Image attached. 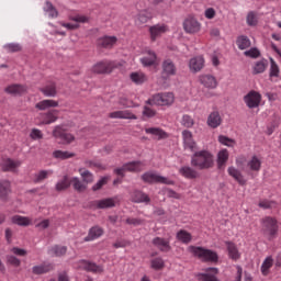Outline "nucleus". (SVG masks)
<instances>
[{
	"instance_id": "nucleus-1",
	"label": "nucleus",
	"mask_w": 281,
	"mask_h": 281,
	"mask_svg": "<svg viewBox=\"0 0 281 281\" xmlns=\"http://www.w3.org/2000/svg\"><path fill=\"white\" fill-rule=\"evenodd\" d=\"M191 166L198 170L214 168V155L209 150L195 151L191 157Z\"/></svg>"
},
{
	"instance_id": "nucleus-2",
	"label": "nucleus",
	"mask_w": 281,
	"mask_h": 281,
	"mask_svg": "<svg viewBox=\"0 0 281 281\" xmlns=\"http://www.w3.org/2000/svg\"><path fill=\"white\" fill-rule=\"evenodd\" d=\"M188 251L202 262H218V254L212 249L201 246H189Z\"/></svg>"
},
{
	"instance_id": "nucleus-3",
	"label": "nucleus",
	"mask_w": 281,
	"mask_h": 281,
	"mask_svg": "<svg viewBox=\"0 0 281 281\" xmlns=\"http://www.w3.org/2000/svg\"><path fill=\"white\" fill-rule=\"evenodd\" d=\"M175 103V94L172 92H162L154 94L146 104H151L156 106H170Z\"/></svg>"
},
{
	"instance_id": "nucleus-4",
	"label": "nucleus",
	"mask_w": 281,
	"mask_h": 281,
	"mask_svg": "<svg viewBox=\"0 0 281 281\" xmlns=\"http://www.w3.org/2000/svg\"><path fill=\"white\" fill-rule=\"evenodd\" d=\"M142 181L144 183H149L150 186L153 183H162L165 186H175V181L170 180L164 176H159L158 173L154 171H146L140 176Z\"/></svg>"
},
{
	"instance_id": "nucleus-5",
	"label": "nucleus",
	"mask_w": 281,
	"mask_h": 281,
	"mask_svg": "<svg viewBox=\"0 0 281 281\" xmlns=\"http://www.w3.org/2000/svg\"><path fill=\"white\" fill-rule=\"evenodd\" d=\"M172 76H177V64L172 59L167 58L161 63V77L168 80Z\"/></svg>"
},
{
	"instance_id": "nucleus-6",
	"label": "nucleus",
	"mask_w": 281,
	"mask_h": 281,
	"mask_svg": "<svg viewBox=\"0 0 281 281\" xmlns=\"http://www.w3.org/2000/svg\"><path fill=\"white\" fill-rule=\"evenodd\" d=\"M244 102L248 109H258L260 102H262V94L256 90H251L244 97Z\"/></svg>"
},
{
	"instance_id": "nucleus-7",
	"label": "nucleus",
	"mask_w": 281,
	"mask_h": 281,
	"mask_svg": "<svg viewBox=\"0 0 281 281\" xmlns=\"http://www.w3.org/2000/svg\"><path fill=\"white\" fill-rule=\"evenodd\" d=\"M113 69H117V63L109 60L99 61L92 67L94 74H111Z\"/></svg>"
},
{
	"instance_id": "nucleus-8",
	"label": "nucleus",
	"mask_w": 281,
	"mask_h": 281,
	"mask_svg": "<svg viewBox=\"0 0 281 281\" xmlns=\"http://www.w3.org/2000/svg\"><path fill=\"white\" fill-rule=\"evenodd\" d=\"M53 135H54V137H56V139H58V142L60 144H71V142H74V139H76V137H74V135L65 132V130H63V127L60 125L55 126V128L53 131Z\"/></svg>"
},
{
	"instance_id": "nucleus-9",
	"label": "nucleus",
	"mask_w": 281,
	"mask_h": 281,
	"mask_svg": "<svg viewBox=\"0 0 281 281\" xmlns=\"http://www.w3.org/2000/svg\"><path fill=\"white\" fill-rule=\"evenodd\" d=\"M262 225H263V232L266 234H269L270 238H273L276 234H278V220L273 217H265L262 220Z\"/></svg>"
},
{
	"instance_id": "nucleus-10",
	"label": "nucleus",
	"mask_w": 281,
	"mask_h": 281,
	"mask_svg": "<svg viewBox=\"0 0 281 281\" xmlns=\"http://www.w3.org/2000/svg\"><path fill=\"white\" fill-rule=\"evenodd\" d=\"M183 30L187 34H196L201 32V24L198 19L189 16L183 22Z\"/></svg>"
},
{
	"instance_id": "nucleus-11",
	"label": "nucleus",
	"mask_w": 281,
	"mask_h": 281,
	"mask_svg": "<svg viewBox=\"0 0 281 281\" xmlns=\"http://www.w3.org/2000/svg\"><path fill=\"white\" fill-rule=\"evenodd\" d=\"M79 269H83V271H88L89 273H103L104 268L102 266H98L95 262H91L89 260L81 259L78 261Z\"/></svg>"
},
{
	"instance_id": "nucleus-12",
	"label": "nucleus",
	"mask_w": 281,
	"mask_h": 281,
	"mask_svg": "<svg viewBox=\"0 0 281 281\" xmlns=\"http://www.w3.org/2000/svg\"><path fill=\"white\" fill-rule=\"evenodd\" d=\"M21 160H14L12 158H4L1 162V168L3 172H18L21 168Z\"/></svg>"
},
{
	"instance_id": "nucleus-13",
	"label": "nucleus",
	"mask_w": 281,
	"mask_h": 281,
	"mask_svg": "<svg viewBox=\"0 0 281 281\" xmlns=\"http://www.w3.org/2000/svg\"><path fill=\"white\" fill-rule=\"evenodd\" d=\"M182 142H183V148L186 150H191V153H194L196 148V142H194L192 132H190L189 130L182 131Z\"/></svg>"
},
{
	"instance_id": "nucleus-14",
	"label": "nucleus",
	"mask_w": 281,
	"mask_h": 281,
	"mask_svg": "<svg viewBox=\"0 0 281 281\" xmlns=\"http://www.w3.org/2000/svg\"><path fill=\"white\" fill-rule=\"evenodd\" d=\"M205 67V58L196 56L189 60V69L191 74H199Z\"/></svg>"
},
{
	"instance_id": "nucleus-15",
	"label": "nucleus",
	"mask_w": 281,
	"mask_h": 281,
	"mask_svg": "<svg viewBox=\"0 0 281 281\" xmlns=\"http://www.w3.org/2000/svg\"><path fill=\"white\" fill-rule=\"evenodd\" d=\"M151 245L165 254H168V251L172 249V247H170V239H166L164 237H155L151 240Z\"/></svg>"
},
{
	"instance_id": "nucleus-16",
	"label": "nucleus",
	"mask_w": 281,
	"mask_h": 281,
	"mask_svg": "<svg viewBox=\"0 0 281 281\" xmlns=\"http://www.w3.org/2000/svg\"><path fill=\"white\" fill-rule=\"evenodd\" d=\"M111 120H137V115L128 110L114 111L109 114Z\"/></svg>"
},
{
	"instance_id": "nucleus-17",
	"label": "nucleus",
	"mask_w": 281,
	"mask_h": 281,
	"mask_svg": "<svg viewBox=\"0 0 281 281\" xmlns=\"http://www.w3.org/2000/svg\"><path fill=\"white\" fill-rule=\"evenodd\" d=\"M168 32V26L166 24H156L149 27V34L151 41H157L159 36Z\"/></svg>"
},
{
	"instance_id": "nucleus-18",
	"label": "nucleus",
	"mask_w": 281,
	"mask_h": 281,
	"mask_svg": "<svg viewBox=\"0 0 281 281\" xmlns=\"http://www.w3.org/2000/svg\"><path fill=\"white\" fill-rule=\"evenodd\" d=\"M199 81L206 89H216V87H218V81L216 80V77H214L212 75H201L199 77Z\"/></svg>"
},
{
	"instance_id": "nucleus-19",
	"label": "nucleus",
	"mask_w": 281,
	"mask_h": 281,
	"mask_svg": "<svg viewBox=\"0 0 281 281\" xmlns=\"http://www.w3.org/2000/svg\"><path fill=\"white\" fill-rule=\"evenodd\" d=\"M206 124L210 128H218L223 124V119L218 111L211 112L207 116Z\"/></svg>"
},
{
	"instance_id": "nucleus-20",
	"label": "nucleus",
	"mask_w": 281,
	"mask_h": 281,
	"mask_svg": "<svg viewBox=\"0 0 281 281\" xmlns=\"http://www.w3.org/2000/svg\"><path fill=\"white\" fill-rule=\"evenodd\" d=\"M115 198H106L103 200L93 201L92 205H94L97 210H106L109 207H115Z\"/></svg>"
},
{
	"instance_id": "nucleus-21",
	"label": "nucleus",
	"mask_w": 281,
	"mask_h": 281,
	"mask_svg": "<svg viewBox=\"0 0 281 281\" xmlns=\"http://www.w3.org/2000/svg\"><path fill=\"white\" fill-rule=\"evenodd\" d=\"M146 135H153L154 139L158 142L161 139H168V133L159 127H147L145 128Z\"/></svg>"
},
{
	"instance_id": "nucleus-22",
	"label": "nucleus",
	"mask_w": 281,
	"mask_h": 281,
	"mask_svg": "<svg viewBox=\"0 0 281 281\" xmlns=\"http://www.w3.org/2000/svg\"><path fill=\"white\" fill-rule=\"evenodd\" d=\"M143 67H154L157 65V53L153 50H147L145 56L140 58Z\"/></svg>"
},
{
	"instance_id": "nucleus-23",
	"label": "nucleus",
	"mask_w": 281,
	"mask_h": 281,
	"mask_svg": "<svg viewBox=\"0 0 281 281\" xmlns=\"http://www.w3.org/2000/svg\"><path fill=\"white\" fill-rule=\"evenodd\" d=\"M12 193V183L9 180H0V199L8 201V196Z\"/></svg>"
},
{
	"instance_id": "nucleus-24",
	"label": "nucleus",
	"mask_w": 281,
	"mask_h": 281,
	"mask_svg": "<svg viewBox=\"0 0 281 281\" xmlns=\"http://www.w3.org/2000/svg\"><path fill=\"white\" fill-rule=\"evenodd\" d=\"M5 93L9 95H23V93H27V86L14 83L4 89Z\"/></svg>"
},
{
	"instance_id": "nucleus-25",
	"label": "nucleus",
	"mask_w": 281,
	"mask_h": 281,
	"mask_svg": "<svg viewBox=\"0 0 281 281\" xmlns=\"http://www.w3.org/2000/svg\"><path fill=\"white\" fill-rule=\"evenodd\" d=\"M179 175L183 177L184 179H199L201 175L196 169L190 167V166H183L179 169Z\"/></svg>"
},
{
	"instance_id": "nucleus-26",
	"label": "nucleus",
	"mask_w": 281,
	"mask_h": 281,
	"mask_svg": "<svg viewBox=\"0 0 281 281\" xmlns=\"http://www.w3.org/2000/svg\"><path fill=\"white\" fill-rule=\"evenodd\" d=\"M115 43H117L116 36H103L98 40L97 45L103 49H111Z\"/></svg>"
},
{
	"instance_id": "nucleus-27",
	"label": "nucleus",
	"mask_w": 281,
	"mask_h": 281,
	"mask_svg": "<svg viewBox=\"0 0 281 281\" xmlns=\"http://www.w3.org/2000/svg\"><path fill=\"white\" fill-rule=\"evenodd\" d=\"M205 271L211 272V273H199L198 280H200V281H220L218 278H216V276L218 273V268H206Z\"/></svg>"
},
{
	"instance_id": "nucleus-28",
	"label": "nucleus",
	"mask_w": 281,
	"mask_h": 281,
	"mask_svg": "<svg viewBox=\"0 0 281 281\" xmlns=\"http://www.w3.org/2000/svg\"><path fill=\"white\" fill-rule=\"evenodd\" d=\"M103 234L104 229L102 227L92 226L88 232V236L85 237V243H91V240L100 238Z\"/></svg>"
},
{
	"instance_id": "nucleus-29",
	"label": "nucleus",
	"mask_w": 281,
	"mask_h": 281,
	"mask_svg": "<svg viewBox=\"0 0 281 281\" xmlns=\"http://www.w3.org/2000/svg\"><path fill=\"white\" fill-rule=\"evenodd\" d=\"M58 106V101L52 99H45L35 104V109L38 111H47V109H56Z\"/></svg>"
},
{
	"instance_id": "nucleus-30",
	"label": "nucleus",
	"mask_w": 281,
	"mask_h": 281,
	"mask_svg": "<svg viewBox=\"0 0 281 281\" xmlns=\"http://www.w3.org/2000/svg\"><path fill=\"white\" fill-rule=\"evenodd\" d=\"M227 172L229 177H232L233 179H235V181H237V183H239V186H246L247 180H245V177L243 176L240 170L236 169V167H228Z\"/></svg>"
},
{
	"instance_id": "nucleus-31",
	"label": "nucleus",
	"mask_w": 281,
	"mask_h": 281,
	"mask_svg": "<svg viewBox=\"0 0 281 281\" xmlns=\"http://www.w3.org/2000/svg\"><path fill=\"white\" fill-rule=\"evenodd\" d=\"M42 124H54L58 120V110H50L41 114Z\"/></svg>"
},
{
	"instance_id": "nucleus-32",
	"label": "nucleus",
	"mask_w": 281,
	"mask_h": 281,
	"mask_svg": "<svg viewBox=\"0 0 281 281\" xmlns=\"http://www.w3.org/2000/svg\"><path fill=\"white\" fill-rule=\"evenodd\" d=\"M40 91L43 93V95H45V98H56V95H58V90L56 89V83L54 82L40 88Z\"/></svg>"
},
{
	"instance_id": "nucleus-33",
	"label": "nucleus",
	"mask_w": 281,
	"mask_h": 281,
	"mask_svg": "<svg viewBox=\"0 0 281 281\" xmlns=\"http://www.w3.org/2000/svg\"><path fill=\"white\" fill-rule=\"evenodd\" d=\"M133 203H150V196L143 191L135 190L132 193Z\"/></svg>"
},
{
	"instance_id": "nucleus-34",
	"label": "nucleus",
	"mask_w": 281,
	"mask_h": 281,
	"mask_svg": "<svg viewBox=\"0 0 281 281\" xmlns=\"http://www.w3.org/2000/svg\"><path fill=\"white\" fill-rule=\"evenodd\" d=\"M228 257L231 260H239L240 259V252L238 251V247L233 241H225Z\"/></svg>"
},
{
	"instance_id": "nucleus-35",
	"label": "nucleus",
	"mask_w": 281,
	"mask_h": 281,
	"mask_svg": "<svg viewBox=\"0 0 281 281\" xmlns=\"http://www.w3.org/2000/svg\"><path fill=\"white\" fill-rule=\"evenodd\" d=\"M32 271L35 276H43V273H49V271H54L53 263H42L40 266H34Z\"/></svg>"
},
{
	"instance_id": "nucleus-36",
	"label": "nucleus",
	"mask_w": 281,
	"mask_h": 281,
	"mask_svg": "<svg viewBox=\"0 0 281 281\" xmlns=\"http://www.w3.org/2000/svg\"><path fill=\"white\" fill-rule=\"evenodd\" d=\"M229 159V151L227 149H222L217 154V168L218 170H223L225 168V164H227Z\"/></svg>"
},
{
	"instance_id": "nucleus-37",
	"label": "nucleus",
	"mask_w": 281,
	"mask_h": 281,
	"mask_svg": "<svg viewBox=\"0 0 281 281\" xmlns=\"http://www.w3.org/2000/svg\"><path fill=\"white\" fill-rule=\"evenodd\" d=\"M124 166L126 172H142V170H144L145 165L142 161H131L124 164Z\"/></svg>"
},
{
	"instance_id": "nucleus-38",
	"label": "nucleus",
	"mask_w": 281,
	"mask_h": 281,
	"mask_svg": "<svg viewBox=\"0 0 281 281\" xmlns=\"http://www.w3.org/2000/svg\"><path fill=\"white\" fill-rule=\"evenodd\" d=\"M176 238L183 245H190V243H192V234L188 233L186 229H180L177 233Z\"/></svg>"
},
{
	"instance_id": "nucleus-39",
	"label": "nucleus",
	"mask_w": 281,
	"mask_h": 281,
	"mask_svg": "<svg viewBox=\"0 0 281 281\" xmlns=\"http://www.w3.org/2000/svg\"><path fill=\"white\" fill-rule=\"evenodd\" d=\"M236 45L238 49H249V47H251V40H249L247 35H240L236 40Z\"/></svg>"
},
{
	"instance_id": "nucleus-40",
	"label": "nucleus",
	"mask_w": 281,
	"mask_h": 281,
	"mask_svg": "<svg viewBox=\"0 0 281 281\" xmlns=\"http://www.w3.org/2000/svg\"><path fill=\"white\" fill-rule=\"evenodd\" d=\"M130 78L134 85H144L146 80H148V77H146V74L142 71H135L130 75Z\"/></svg>"
},
{
	"instance_id": "nucleus-41",
	"label": "nucleus",
	"mask_w": 281,
	"mask_h": 281,
	"mask_svg": "<svg viewBox=\"0 0 281 281\" xmlns=\"http://www.w3.org/2000/svg\"><path fill=\"white\" fill-rule=\"evenodd\" d=\"M269 63L266 59H261L257 61L252 68L254 76H258V74H265L267 71Z\"/></svg>"
},
{
	"instance_id": "nucleus-42",
	"label": "nucleus",
	"mask_w": 281,
	"mask_h": 281,
	"mask_svg": "<svg viewBox=\"0 0 281 281\" xmlns=\"http://www.w3.org/2000/svg\"><path fill=\"white\" fill-rule=\"evenodd\" d=\"M71 186V182L69 180L68 176H64L61 180H59L56 186H55V190L56 192H63L65 190H68Z\"/></svg>"
},
{
	"instance_id": "nucleus-43",
	"label": "nucleus",
	"mask_w": 281,
	"mask_h": 281,
	"mask_svg": "<svg viewBox=\"0 0 281 281\" xmlns=\"http://www.w3.org/2000/svg\"><path fill=\"white\" fill-rule=\"evenodd\" d=\"M54 175V171L52 169L49 170H41L34 176V183H41L45 181V179H48Z\"/></svg>"
},
{
	"instance_id": "nucleus-44",
	"label": "nucleus",
	"mask_w": 281,
	"mask_h": 281,
	"mask_svg": "<svg viewBox=\"0 0 281 281\" xmlns=\"http://www.w3.org/2000/svg\"><path fill=\"white\" fill-rule=\"evenodd\" d=\"M70 186H72L74 190L77 192H85L87 190V184L80 181V178L74 177L70 179Z\"/></svg>"
},
{
	"instance_id": "nucleus-45",
	"label": "nucleus",
	"mask_w": 281,
	"mask_h": 281,
	"mask_svg": "<svg viewBox=\"0 0 281 281\" xmlns=\"http://www.w3.org/2000/svg\"><path fill=\"white\" fill-rule=\"evenodd\" d=\"M44 12L48 14L49 19H57L58 16V10H56V7L49 1L45 2Z\"/></svg>"
},
{
	"instance_id": "nucleus-46",
	"label": "nucleus",
	"mask_w": 281,
	"mask_h": 281,
	"mask_svg": "<svg viewBox=\"0 0 281 281\" xmlns=\"http://www.w3.org/2000/svg\"><path fill=\"white\" fill-rule=\"evenodd\" d=\"M11 223H13V225H19L20 227H27V225H30V218L14 215L11 217Z\"/></svg>"
},
{
	"instance_id": "nucleus-47",
	"label": "nucleus",
	"mask_w": 281,
	"mask_h": 281,
	"mask_svg": "<svg viewBox=\"0 0 281 281\" xmlns=\"http://www.w3.org/2000/svg\"><path fill=\"white\" fill-rule=\"evenodd\" d=\"M271 267H273V257L268 256L261 265L262 276H269V269H271Z\"/></svg>"
},
{
	"instance_id": "nucleus-48",
	"label": "nucleus",
	"mask_w": 281,
	"mask_h": 281,
	"mask_svg": "<svg viewBox=\"0 0 281 281\" xmlns=\"http://www.w3.org/2000/svg\"><path fill=\"white\" fill-rule=\"evenodd\" d=\"M248 168L254 172H260V168H262V161H260L258 157L254 156L248 162Z\"/></svg>"
},
{
	"instance_id": "nucleus-49",
	"label": "nucleus",
	"mask_w": 281,
	"mask_h": 281,
	"mask_svg": "<svg viewBox=\"0 0 281 281\" xmlns=\"http://www.w3.org/2000/svg\"><path fill=\"white\" fill-rule=\"evenodd\" d=\"M270 78H279L280 77V67L273 60V58H270V72H269Z\"/></svg>"
},
{
	"instance_id": "nucleus-50",
	"label": "nucleus",
	"mask_w": 281,
	"mask_h": 281,
	"mask_svg": "<svg viewBox=\"0 0 281 281\" xmlns=\"http://www.w3.org/2000/svg\"><path fill=\"white\" fill-rule=\"evenodd\" d=\"M79 172L81 175L83 183H93V173H91V171L80 168Z\"/></svg>"
},
{
	"instance_id": "nucleus-51",
	"label": "nucleus",
	"mask_w": 281,
	"mask_h": 281,
	"mask_svg": "<svg viewBox=\"0 0 281 281\" xmlns=\"http://www.w3.org/2000/svg\"><path fill=\"white\" fill-rule=\"evenodd\" d=\"M50 254H54L57 258H60L61 256H65L67 254V247L66 246H53L50 248Z\"/></svg>"
},
{
	"instance_id": "nucleus-52",
	"label": "nucleus",
	"mask_w": 281,
	"mask_h": 281,
	"mask_svg": "<svg viewBox=\"0 0 281 281\" xmlns=\"http://www.w3.org/2000/svg\"><path fill=\"white\" fill-rule=\"evenodd\" d=\"M180 124L184 128H192V126H194V119H192V116L189 114H184L180 121Z\"/></svg>"
},
{
	"instance_id": "nucleus-53",
	"label": "nucleus",
	"mask_w": 281,
	"mask_h": 281,
	"mask_svg": "<svg viewBox=\"0 0 281 281\" xmlns=\"http://www.w3.org/2000/svg\"><path fill=\"white\" fill-rule=\"evenodd\" d=\"M246 23L250 27H256L258 25V18H256V13L254 11H249L246 16Z\"/></svg>"
},
{
	"instance_id": "nucleus-54",
	"label": "nucleus",
	"mask_w": 281,
	"mask_h": 281,
	"mask_svg": "<svg viewBox=\"0 0 281 281\" xmlns=\"http://www.w3.org/2000/svg\"><path fill=\"white\" fill-rule=\"evenodd\" d=\"M149 20H150V14L146 11H142L140 13H138L136 23L137 25H144V23H148Z\"/></svg>"
},
{
	"instance_id": "nucleus-55",
	"label": "nucleus",
	"mask_w": 281,
	"mask_h": 281,
	"mask_svg": "<svg viewBox=\"0 0 281 281\" xmlns=\"http://www.w3.org/2000/svg\"><path fill=\"white\" fill-rule=\"evenodd\" d=\"M53 157H55V159H70V157H74V154L69 151L56 150L53 153Z\"/></svg>"
},
{
	"instance_id": "nucleus-56",
	"label": "nucleus",
	"mask_w": 281,
	"mask_h": 281,
	"mask_svg": "<svg viewBox=\"0 0 281 281\" xmlns=\"http://www.w3.org/2000/svg\"><path fill=\"white\" fill-rule=\"evenodd\" d=\"M109 183V177H102L93 187L92 192H98V190H102L104 186Z\"/></svg>"
},
{
	"instance_id": "nucleus-57",
	"label": "nucleus",
	"mask_w": 281,
	"mask_h": 281,
	"mask_svg": "<svg viewBox=\"0 0 281 281\" xmlns=\"http://www.w3.org/2000/svg\"><path fill=\"white\" fill-rule=\"evenodd\" d=\"M244 56H246V58H260V50L257 47H252L244 52Z\"/></svg>"
},
{
	"instance_id": "nucleus-58",
	"label": "nucleus",
	"mask_w": 281,
	"mask_h": 281,
	"mask_svg": "<svg viewBox=\"0 0 281 281\" xmlns=\"http://www.w3.org/2000/svg\"><path fill=\"white\" fill-rule=\"evenodd\" d=\"M4 49H7L9 54H14L16 52H21L22 47L20 46V44L10 43L4 45Z\"/></svg>"
},
{
	"instance_id": "nucleus-59",
	"label": "nucleus",
	"mask_w": 281,
	"mask_h": 281,
	"mask_svg": "<svg viewBox=\"0 0 281 281\" xmlns=\"http://www.w3.org/2000/svg\"><path fill=\"white\" fill-rule=\"evenodd\" d=\"M218 142L220 144H223V146H228L232 147L234 146L236 143L234 142V139L225 136V135H220L218 136Z\"/></svg>"
},
{
	"instance_id": "nucleus-60",
	"label": "nucleus",
	"mask_w": 281,
	"mask_h": 281,
	"mask_svg": "<svg viewBox=\"0 0 281 281\" xmlns=\"http://www.w3.org/2000/svg\"><path fill=\"white\" fill-rule=\"evenodd\" d=\"M125 223H126L127 225H133L134 227H137V226H139V225H144V220H142V218H135V217H127V218L125 220Z\"/></svg>"
},
{
	"instance_id": "nucleus-61",
	"label": "nucleus",
	"mask_w": 281,
	"mask_h": 281,
	"mask_svg": "<svg viewBox=\"0 0 281 281\" xmlns=\"http://www.w3.org/2000/svg\"><path fill=\"white\" fill-rule=\"evenodd\" d=\"M151 269H156V271H159V269H164V259L161 258H155L151 260Z\"/></svg>"
},
{
	"instance_id": "nucleus-62",
	"label": "nucleus",
	"mask_w": 281,
	"mask_h": 281,
	"mask_svg": "<svg viewBox=\"0 0 281 281\" xmlns=\"http://www.w3.org/2000/svg\"><path fill=\"white\" fill-rule=\"evenodd\" d=\"M155 115H157V112L153 109H150L148 105H145L143 108V117H155Z\"/></svg>"
},
{
	"instance_id": "nucleus-63",
	"label": "nucleus",
	"mask_w": 281,
	"mask_h": 281,
	"mask_svg": "<svg viewBox=\"0 0 281 281\" xmlns=\"http://www.w3.org/2000/svg\"><path fill=\"white\" fill-rule=\"evenodd\" d=\"M8 265H12V267H21V259L14 256H7Z\"/></svg>"
},
{
	"instance_id": "nucleus-64",
	"label": "nucleus",
	"mask_w": 281,
	"mask_h": 281,
	"mask_svg": "<svg viewBox=\"0 0 281 281\" xmlns=\"http://www.w3.org/2000/svg\"><path fill=\"white\" fill-rule=\"evenodd\" d=\"M31 139H43V132L38 128H33L30 134Z\"/></svg>"
}]
</instances>
